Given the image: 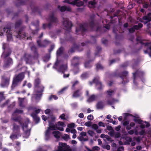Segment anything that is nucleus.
<instances>
[{
    "label": "nucleus",
    "instance_id": "f257e3e1",
    "mask_svg": "<svg viewBox=\"0 0 151 151\" xmlns=\"http://www.w3.org/2000/svg\"><path fill=\"white\" fill-rule=\"evenodd\" d=\"M24 76L23 73H21L16 76L13 78L12 84L11 86V89L13 90L17 86L18 83L21 82L24 78Z\"/></svg>",
    "mask_w": 151,
    "mask_h": 151
},
{
    "label": "nucleus",
    "instance_id": "f03ea898",
    "mask_svg": "<svg viewBox=\"0 0 151 151\" xmlns=\"http://www.w3.org/2000/svg\"><path fill=\"white\" fill-rule=\"evenodd\" d=\"M25 27L23 26L19 29L18 31L17 32V35H16V37L17 38L19 39H24L27 40L31 39L32 37L31 36L28 37L26 33L23 32V30Z\"/></svg>",
    "mask_w": 151,
    "mask_h": 151
},
{
    "label": "nucleus",
    "instance_id": "7ed1b4c3",
    "mask_svg": "<svg viewBox=\"0 0 151 151\" xmlns=\"http://www.w3.org/2000/svg\"><path fill=\"white\" fill-rule=\"evenodd\" d=\"M119 77L122 79V83L126 84L129 81V80L128 72L126 71H124L119 74Z\"/></svg>",
    "mask_w": 151,
    "mask_h": 151
},
{
    "label": "nucleus",
    "instance_id": "20e7f679",
    "mask_svg": "<svg viewBox=\"0 0 151 151\" xmlns=\"http://www.w3.org/2000/svg\"><path fill=\"white\" fill-rule=\"evenodd\" d=\"M10 81V76H7L5 75L1 77L0 86L2 88L7 87L9 85Z\"/></svg>",
    "mask_w": 151,
    "mask_h": 151
},
{
    "label": "nucleus",
    "instance_id": "39448f33",
    "mask_svg": "<svg viewBox=\"0 0 151 151\" xmlns=\"http://www.w3.org/2000/svg\"><path fill=\"white\" fill-rule=\"evenodd\" d=\"M132 74L133 78V82L136 85L137 84V82L136 81L137 77H138L142 79L144 75V73L142 71L137 70L135 72L132 73Z\"/></svg>",
    "mask_w": 151,
    "mask_h": 151
},
{
    "label": "nucleus",
    "instance_id": "423d86ee",
    "mask_svg": "<svg viewBox=\"0 0 151 151\" xmlns=\"http://www.w3.org/2000/svg\"><path fill=\"white\" fill-rule=\"evenodd\" d=\"M63 26L65 27V29L67 31L70 32L71 29V27L73 26L72 22L69 20L68 19H64L63 18Z\"/></svg>",
    "mask_w": 151,
    "mask_h": 151
},
{
    "label": "nucleus",
    "instance_id": "0eeeda50",
    "mask_svg": "<svg viewBox=\"0 0 151 151\" xmlns=\"http://www.w3.org/2000/svg\"><path fill=\"white\" fill-rule=\"evenodd\" d=\"M93 82L96 84L97 89L99 90H102L104 87L102 82L100 80V78L98 76H96L93 79Z\"/></svg>",
    "mask_w": 151,
    "mask_h": 151
},
{
    "label": "nucleus",
    "instance_id": "6e6552de",
    "mask_svg": "<svg viewBox=\"0 0 151 151\" xmlns=\"http://www.w3.org/2000/svg\"><path fill=\"white\" fill-rule=\"evenodd\" d=\"M23 58L25 61L26 64H31L32 63L33 59L30 54L25 53L23 56Z\"/></svg>",
    "mask_w": 151,
    "mask_h": 151
},
{
    "label": "nucleus",
    "instance_id": "1a4fd4ad",
    "mask_svg": "<svg viewBox=\"0 0 151 151\" xmlns=\"http://www.w3.org/2000/svg\"><path fill=\"white\" fill-rule=\"evenodd\" d=\"M13 63L12 59L10 58H8L6 59L5 61H4L3 67L4 68H8L12 65Z\"/></svg>",
    "mask_w": 151,
    "mask_h": 151
},
{
    "label": "nucleus",
    "instance_id": "9d476101",
    "mask_svg": "<svg viewBox=\"0 0 151 151\" xmlns=\"http://www.w3.org/2000/svg\"><path fill=\"white\" fill-rule=\"evenodd\" d=\"M73 47H72L68 51V53H72L74 52V49H77L78 51L80 52L83 50V47L80 45H77L76 43L73 44Z\"/></svg>",
    "mask_w": 151,
    "mask_h": 151
},
{
    "label": "nucleus",
    "instance_id": "9b49d317",
    "mask_svg": "<svg viewBox=\"0 0 151 151\" xmlns=\"http://www.w3.org/2000/svg\"><path fill=\"white\" fill-rule=\"evenodd\" d=\"M31 51L34 53L33 58L34 59H37L38 58L39 54L37 50L35 45H33L31 47Z\"/></svg>",
    "mask_w": 151,
    "mask_h": 151
},
{
    "label": "nucleus",
    "instance_id": "f8f14e48",
    "mask_svg": "<svg viewBox=\"0 0 151 151\" xmlns=\"http://www.w3.org/2000/svg\"><path fill=\"white\" fill-rule=\"evenodd\" d=\"M82 94L81 89H77L74 91L73 93L72 96L73 98H77L80 97Z\"/></svg>",
    "mask_w": 151,
    "mask_h": 151
},
{
    "label": "nucleus",
    "instance_id": "ddd939ff",
    "mask_svg": "<svg viewBox=\"0 0 151 151\" xmlns=\"http://www.w3.org/2000/svg\"><path fill=\"white\" fill-rule=\"evenodd\" d=\"M48 20L53 24H57L58 21L57 17L55 16L53 14L50 15L48 18Z\"/></svg>",
    "mask_w": 151,
    "mask_h": 151
},
{
    "label": "nucleus",
    "instance_id": "4468645a",
    "mask_svg": "<svg viewBox=\"0 0 151 151\" xmlns=\"http://www.w3.org/2000/svg\"><path fill=\"white\" fill-rule=\"evenodd\" d=\"M87 24H80L79 25V29L76 28V33L80 31H81L82 33L86 31L87 30L86 29Z\"/></svg>",
    "mask_w": 151,
    "mask_h": 151
},
{
    "label": "nucleus",
    "instance_id": "2eb2a0df",
    "mask_svg": "<svg viewBox=\"0 0 151 151\" xmlns=\"http://www.w3.org/2000/svg\"><path fill=\"white\" fill-rule=\"evenodd\" d=\"M37 43L39 46L41 47H46L47 45L50 43V42L48 40H45L43 41L42 44L41 43L40 40H37Z\"/></svg>",
    "mask_w": 151,
    "mask_h": 151
},
{
    "label": "nucleus",
    "instance_id": "dca6fc26",
    "mask_svg": "<svg viewBox=\"0 0 151 151\" xmlns=\"http://www.w3.org/2000/svg\"><path fill=\"white\" fill-rule=\"evenodd\" d=\"M60 126L64 127L65 126L64 123L61 121H59L57 123H56V129L60 131H63L64 130V128L63 127H60Z\"/></svg>",
    "mask_w": 151,
    "mask_h": 151
},
{
    "label": "nucleus",
    "instance_id": "f3484780",
    "mask_svg": "<svg viewBox=\"0 0 151 151\" xmlns=\"http://www.w3.org/2000/svg\"><path fill=\"white\" fill-rule=\"evenodd\" d=\"M30 7L32 10V12H38L39 14H40L41 11V10L37 7L35 6L34 4L31 3L30 4Z\"/></svg>",
    "mask_w": 151,
    "mask_h": 151
},
{
    "label": "nucleus",
    "instance_id": "a211bd4d",
    "mask_svg": "<svg viewBox=\"0 0 151 151\" xmlns=\"http://www.w3.org/2000/svg\"><path fill=\"white\" fill-rule=\"evenodd\" d=\"M58 8L62 12H64L65 11L68 12H70L71 11V9L69 7H67L65 6H60L59 5L58 6Z\"/></svg>",
    "mask_w": 151,
    "mask_h": 151
},
{
    "label": "nucleus",
    "instance_id": "6ab92c4d",
    "mask_svg": "<svg viewBox=\"0 0 151 151\" xmlns=\"http://www.w3.org/2000/svg\"><path fill=\"white\" fill-rule=\"evenodd\" d=\"M67 69V66L66 65L61 64V65L58 69V71L59 72H61L63 73H64L65 71Z\"/></svg>",
    "mask_w": 151,
    "mask_h": 151
},
{
    "label": "nucleus",
    "instance_id": "aec40b11",
    "mask_svg": "<svg viewBox=\"0 0 151 151\" xmlns=\"http://www.w3.org/2000/svg\"><path fill=\"white\" fill-rule=\"evenodd\" d=\"M29 0H17L15 2L16 6H19L25 4Z\"/></svg>",
    "mask_w": 151,
    "mask_h": 151
},
{
    "label": "nucleus",
    "instance_id": "412c9836",
    "mask_svg": "<svg viewBox=\"0 0 151 151\" xmlns=\"http://www.w3.org/2000/svg\"><path fill=\"white\" fill-rule=\"evenodd\" d=\"M31 116L33 118L34 121L36 124L38 123L40 121V118L38 117L37 115L34 112H32L31 113Z\"/></svg>",
    "mask_w": 151,
    "mask_h": 151
},
{
    "label": "nucleus",
    "instance_id": "4be33fe9",
    "mask_svg": "<svg viewBox=\"0 0 151 151\" xmlns=\"http://www.w3.org/2000/svg\"><path fill=\"white\" fill-rule=\"evenodd\" d=\"M90 19L91 21L89 22V26L91 29H93L95 26L94 18L91 17H90Z\"/></svg>",
    "mask_w": 151,
    "mask_h": 151
},
{
    "label": "nucleus",
    "instance_id": "5701e85b",
    "mask_svg": "<svg viewBox=\"0 0 151 151\" xmlns=\"http://www.w3.org/2000/svg\"><path fill=\"white\" fill-rule=\"evenodd\" d=\"M20 136V133L14 132L11 135L10 138L12 140H14V139H18L19 137Z\"/></svg>",
    "mask_w": 151,
    "mask_h": 151
},
{
    "label": "nucleus",
    "instance_id": "b1692460",
    "mask_svg": "<svg viewBox=\"0 0 151 151\" xmlns=\"http://www.w3.org/2000/svg\"><path fill=\"white\" fill-rule=\"evenodd\" d=\"M13 131L14 132L20 133V126L15 123L13 124Z\"/></svg>",
    "mask_w": 151,
    "mask_h": 151
},
{
    "label": "nucleus",
    "instance_id": "393cba45",
    "mask_svg": "<svg viewBox=\"0 0 151 151\" xmlns=\"http://www.w3.org/2000/svg\"><path fill=\"white\" fill-rule=\"evenodd\" d=\"M41 81L40 79L38 78H36L34 81V86L35 88L38 87L41 84Z\"/></svg>",
    "mask_w": 151,
    "mask_h": 151
},
{
    "label": "nucleus",
    "instance_id": "a878e982",
    "mask_svg": "<svg viewBox=\"0 0 151 151\" xmlns=\"http://www.w3.org/2000/svg\"><path fill=\"white\" fill-rule=\"evenodd\" d=\"M142 19L144 20H147L145 22H144L143 21H140L142 22H144L145 24H146L147 23L151 21V17L148 16H144L142 17Z\"/></svg>",
    "mask_w": 151,
    "mask_h": 151
},
{
    "label": "nucleus",
    "instance_id": "bb28decb",
    "mask_svg": "<svg viewBox=\"0 0 151 151\" xmlns=\"http://www.w3.org/2000/svg\"><path fill=\"white\" fill-rule=\"evenodd\" d=\"M36 88L39 90L36 91V93H43L44 91L45 87L43 85L41 84L38 87H36Z\"/></svg>",
    "mask_w": 151,
    "mask_h": 151
},
{
    "label": "nucleus",
    "instance_id": "cd10ccee",
    "mask_svg": "<svg viewBox=\"0 0 151 151\" xmlns=\"http://www.w3.org/2000/svg\"><path fill=\"white\" fill-rule=\"evenodd\" d=\"M49 127L47 129L49 130H54L56 129V124L55 125L51 122H50L49 124Z\"/></svg>",
    "mask_w": 151,
    "mask_h": 151
},
{
    "label": "nucleus",
    "instance_id": "c85d7f7f",
    "mask_svg": "<svg viewBox=\"0 0 151 151\" xmlns=\"http://www.w3.org/2000/svg\"><path fill=\"white\" fill-rule=\"evenodd\" d=\"M97 98V96L93 94L89 97L87 101L89 102H91L95 101Z\"/></svg>",
    "mask_w": 151,
    "mask_h": 151
},
{
    "label": "nucleus",
    "instance_id": "c756f323",
    "mask_svg": "<svg viewBox=\"0 0 151 151\" xmlns=\"http://www.w3.org/2000/svg\"><path fill=\"white\" fill-rule=\"evenodd\" d=\"M64 50L63 47H61L57 50L56 52V56L57 57H59L63 54Z\"/></svg>",
    "mask_w": 151,
    "mask_h": 151
},
{
    "label": "nucleus",
    "instance_id": "7c9ffc66",
    "mask_svg": "<svg viewBox=\"0 0 151 151\" xmlns=\"http://www.w3.org/2000/svg\"><path fill=\"white\" fill-rule=\"evenodd\" d=\"M12 119L15 122H17L20 125L22 124V118L20 116L14 117Z\"/></svg>",
    "mask_w": 151,
    "mask_h": 151
},
{
    "label": "nucleus",
    "instance_id": "2f4dec72",
    "mask_svg": "<svg viewBox=\"0 0 151 151\" xmlns=\"http://www.w3.org/2000/svg\"><path fill=\"white\" fill-rule=\"evenodd\" d=\"M96 107L98 109H103L104 107L103 102L101 101H99L96 104Z\"/></svg>",
    "mask_w": 151,
    "mask_h": 151
},
{
    "label": "nucleus",
    "instance_id": "473e14b6",
    "mask_svg": "<svg viewBox=\"0 0 151 151\" xmlns=\"http://www.w3.org/2000/svg\"><path fill=\"white\" fill-rule=\"evenodd\" d=\"M50 131L49 129H47L45 132V139L46 140H48L50 137Z\"/></svg>",
    "mask_w": 151,
    "mask_h": 151
},
{
    "label": "nucleus",
    "instance_id": "72a5a7b5",
    "mask_svg": "<svg viewBox=\"0 0 151 151\" xmlns=\"http://www.w3.org/2000/svg\"><path fill=\"white\" fill-rule=\"evenodd\" d=\"M116 100L113 98H111L107 101V103L108 105H112L115 102Z\"/></svg>",
    "mask_w": 151,
    "mask_h": 151
},
{
    "label": "nucleus",
    "instance_id": "f704fd0d",
    "mask_svg": "<svg viewBox=\"0 0 151 151\" xmlns=\"http://www.w3.org/2000/svg\"><path fill=\"white\" fill-rule=\"evenodd\" d=\"M22 23V21L21 19H19L15 23V28L16 29L19 27Z\"/></svg>",
    "mask_w": 151,
    "mask_h": 151
},
{
    "label": "nucleus",
    "instance_id": "c9c22d12",
    "mask_svg": "<svg viewBox=\"0 0 151 151\" xmlns=\"http://www.w3.org/2000/svg\"><path fill=\"white\" fill-rule=\"evenodd\" d=\"M79 83V82L78 81H75L71 82L72 86H71V89L72 90H74L75 89V86L77 85H78Z\"/></svg>",
    "mask_w": 151,
    "mask_h": 151
},
{
    "label": "nucleus",
    "instance_id": "e433bc0d",
    "mask_svg": "<svg viewBox=\"0 0 151 151\" xmlns=\"http://www.w3.org/2000/svg\"><path fill=\"white\" fill-rule=\"evenodd\" d=\"M142 24L141 23H138V25H134L133 26V27L135 30H138L140 28H142Z\"/></svg>",
    "mask_w": 151,
    "mask_h": 151
},
{
    "label": "nucleus",
    "instance_id": "4c0bfd02",
    "mask_svg": "<svg viewBox=\"0 0 151 151\" xmlns=\"http://www.w3.org/2000/svg\"><path fill=\"white\" fill-rule=\"evenodd\" d=\"M96 3L95 1H91L88 2V6L90 8H92L95 7Z\"/></svg>",
    "mask_w": 151,
    "mask_h": 151
},
{
    "label": "nucleus",
    "instance_id": "58836bf2",
    "mask_svg": "<svg viewBox=\"0 0 151 151\" xmlns=\"http://www.w3.org/2000/svg\"><path fill=\"white\" fill-rule=\"evenodd\" d=\"M52 133L54 134L55 137L56 138H60V136L59 135L60 134V132L58 131H55L52 132Z\"/></svg>",
    "mask_w": 151,
    "mask_h": 151
},
{
    "label": "nucleus",
    "instance_id": "ea45409f",
    "mask_svg": "<svg viewBox=\"0 0 151 151\" xmlns=\"http://www.w3.org/2000/svg\"><path fill=\"white\" fill-rule=\"evenodd\" d=\"M61 61L60 60H58L57 59L55 62V63L54 65L53 66V68L55 69H57L58 68L57 67L59 65Z\"/></svg>",
    "mask_w": 151,
    "mask_h": 151
},
{
    "label": "nucleus",
    "instance_id": "a19ab883",
    "mask_svg": "<svg viewBox=\"0 0 151 151\" xmlns=\"http://www.w3.org/2000/svg\"><path fill=\"white\" fill-rule=\"evenodd\" d=\"M24 98H19V105L20 107H24L25 106L23 104V103L24 101Z\"/></svg>",
    "mask_w": 151,
    "mask_h": 151
},
{
    "label": "nucleus",
    "instance_id": "79ce46f5",
    "mask_svg": "<svg viewBox=\"0 0 151 151\" xmlns=\"http://www.w3.org/2000/svg\"><path fill=\"white\" fill-rule=\"evenodd\" d=\"M78 1V0H74V1L71 2L69 0H65L64 1V2L73 5H75Z\"/></svg>",
    "mask_w": 151,
    "mask_h": 151
},
{
    "label": "nucleus",
    "instance_id": "37998d69",
    "mask_svg": "<svg viewBox=\"0 0 151 151\" xmlns=\"http://www.w3.org/2000/svg\"><path fill=\"white\" fill-rule=\"evenodd\" d=\"M92 60H90L87 62H86L84 63V66L85 68H90L92 67V65L90 63V62L92 61Z\"/></svg>",
    "mask_w": 151,
    "mask_h": 151
},
{
    "label": "nucleus",
    "instance_id": "c03bdc74",
    "mask_svg": "<svg viewBox=\"0 0 151 151\" xmlns=\"http://www.w3.org/2000/svg\"><path fill=\"white\" fill-rule=\"evenodd\" d=\"M11 28L10 27L7 28L4 27L3 30L4 32H6L7 33V35L9 34H11Z\"/></svg>",
    "mask_w": 151,
    "mask_h": 151
},
{
    "label": "nucleus",
    "instance_id": "a18cd8bd",
    "mask_svg": "<svg viewBox=\"0 0 151 151\" xmlns=\"http://www.w3.org/2000/svg\"><path fill=\"white\" fill-rule=\"evenodd\" d=\"M37 93L36 94L35 97V99L36 100H40L42 95L43 93Z\"/></svg>",
    "mask_w": 151,
    "mask_h": 151
},
{
    "label": "nucleus",
    "instance_id": "49530a36",
    "mask_svg": "<svg viewBox=\"0 0 151 151\" xmlns=\"http://www.w3.org/2000/svg\"><path fill=\"white\" fill-rule=\"evenodd\" d=\"M30 129H27L24 132L25 137L26 138L28 137L30 135Z\"/></svg>",
    "mask_w": 151,
    "mask_h": 151
},
{
    "label": "nucleus",
    "instance_id": "de8ad7c7",
    "mask_svg": "<svg viewBox=\"0 0 151 151\" xmlns=\"http://www.w3.org/2000/svg\"><path fill=\"white\" fill-rule=\"evenodd\" d=\"M58 97L56 95H51L49 97L48 100L49 101H51L52 99L55 100H57L58 99Z\"/></svg>",
    "mask_w": 151,
    "mask_h": 151
},
{
    "label": "nucleus",
    "instance_id": "09e8293b",
    "mask_svg": "<svg viewBox=\"0 0 151 151\" xmlns=\"http://www.w3.org/2000/svg\"><path fill=\"white\" fill-rule=\"evenodd\" d=\"M135 118L134 119V121L135 122H137L139 124H141L142 122H143L142 120L140 119H137V117L135 116H133Z\"/></svg>",
    "mask_w": 151,
    "mask_h": 151
},
{
    "label": "nucleus",
    "instance_id": "8fccbe9b",
    "mask_svg": "<svg viewBox=\"0 0 151 151\" xmlns=\"http://www.w3.org/2000/svg\"><path fill=\"white\" fill-rule=\"evenodd\" d=\"M114 93V91L111 89H109L106 92V93L107 94V95L110 96H112Z\"/></svg>",
    "mask_w": 151,
    "mask_h": 151
},
{
    "label": "nucleus",
    "instance_id": "3c124183",
    "mask_svg": "<svg viewBox=\"0 0 151 151\" xmlns=\"http://www.w3.org/2000/svg\"><path fill=\"white\" fill-rule=\"evenodd\" d=\"M81 77L82 79L87 78L88 77V73L87 72H85L81 75Z\"/></svg>",
    "mask_w": 151,
    "mask_h": 151
},
{
    "label": "nucleus",
    "instance_id": "603ef678",
    "mask_svg": "<svg viewBox=\"0 0 151 151\" xmlns=\"http://www.w3.org/2000/svg\"><path fill=\"white\" fill-rule=\"evenodd\" d=\"M96 48L97 51L96 52L95 55L96 56H97L99 55L100 51L101 50L102 48L100 46H97L96 47Z\"/></svg>",
    "mask_w": 151,
    "mask_h": 151
},
{
    "label": "nucleus",
    "instance_id": "864d4df0",
    "mask_svg": "<svg viewBox=\"0 0 151 151\" xmlns=\"http://www.w3.org/2000/svg\"><path fill=\"white\" fill-rule=\"evenodd\" d=\"M96 69L97 70L99 69L102 70L103 67L101 64L99 63L96 64Z\"/></svg>",
    "mask_w": 151,
    "mask_h": 151
},
{
    "label": "nucleus",
    "instance_id": "5fc2aeb1",
    "mask_svg": "<svg viewBox=\"0 0 151 151\" xmlns=\"http://www.w3.org/2000/svg\"><path fill=\"white\" fill-rule=\"evenodd\" d=\"M22 124L20 125L22 127V128L24 130V128L27 129L28 128V124L26 123H24L22 122Z\"/></svg>",
    "mask_w": 151,
    "mask_h": 151
},
{
    "label": "nucleus",
    "instance_id": "6e6d98bb",
    "mask_svg": "<svg viewBox=\"0 0 151 151\" xmlns=\"http://www.w3.org/2000/svg\"><path fill=\"white\" fill-rule=\"evenodd\" d=\"M62 138L65 140H66L70 138L69 135L66 134H65L64 136H63Z\"/></svg>",
    "mask_w": 151,
    "mask_h": 151
},
{
    "label": "nucleus",
    "instance_id": "4d7b16f0",
    "mask_svg": "<svg viewBox=\"0 0 151 151\" xmlns=\"http://www.w3.org/2000/svg\"><path fill=\"white\" fill-rule=\"evenodd\" d=\"M5 99L4 96V93L2 92H0V102Z\"/></svg>",
    "mask_w": 151,
    "mask_h": 151
},
{
    "label": "nucleus",
    "instance_id": "13d9d810",
    "mask_svg": "<svg viewBox=\"0 0 151 151\" xmlns=\"http://www.w3.org/2000/svg\"><path fill=\"white\" fill-rule=\"evenodd\" d=\"M84 4V3L82 1H79L78 2H77L76 3V4H75L77 6H83Z\"/></svg>",
    "mask_w": 151,
    "mask_h": 151
},
{
    "label": "nucleus",
    "instance_id": "bf43d9fd",
    "mask_svg": "<svg viewBox=\"0 0 151 151\" xmlns=\"http://www.w3.org/2000/svg\"><path fill=\"white\" fill-rule=\"evenodd\" d=\"M105 138L107 139L108 141H109L111 142H114V140L111 139V138L108 135H106Z\"/></svg>",
    "mask_w": 151,
    "mask_h": 151
},
{
    "label": "nucleus",
    "instance_id": "052dcab7",
    "mask_svg": "<svg viewBox=\"0 0 151 151\" xmlns=\"http://www.w3.org/2000/svg\"><path fill=\"white\" fill-rule=\"evenodd\" d=\"M11 54V52H7L4 54V58L6 59V58L9 56Z\"/></svg>",
    "mask_w": 151,
    "mask_h": 151
},
{
    "label": "nucleus",
    "instance_id": "680f3d73",
    "mask_svg": "<svg viewBox=\"0 0 151 151\" xmlns=\"http://www.w3.org/2000/svg\"><path fill=\"white\" fill-rule=\"evenodd\" d=\"M91 136H93L95 134V133L93 131L91 130H89L87 132Z\"/></svg>",
    "mask_w": 151,
    "mask_h": 151
},
{
    "label": "nucleus",
    "instance_id": "e2e57ef3",
    "mask_svg": "<svg viewBox=\"0 0 151 151\" xmlns=\"http://www.w3.org/2000/svg\"><path fill=\"white\" fill-rule=\"evenodd\" d=\"M23 111L19 109H16L14 111V113H19V114H22L23 113Z\"/></svg>",
    "mask_w": 151,
    "mask_h": 151
},
{
    "label": "nucleus",
    "instance_id": "0e129e2a",
    "mask_svg": "<svg viewBox=\"0 0 151 151\" xmlns=\"http://www.w3.org/2000/svg\"><path fill=\"white\" fill-rule=\"evenodd\" d=\"M102 147L104 149H107V150H110V146L108 145H103L102 146Z\"/></svg>",
    "mask_w": 151,
    "mask_h": 151
},
{
    "label": "nucleus",
    "instance_id": "69168bd1",
    "mask_svg": "<svg viewBox=\"0 0 151 151\" xmlns=\"http://www.w3.org/2000/svg\"><path fill=\"white\" fill-rule=\"evenodd\" d=\"M55 48V45H52L50 46V48L48 50V52L49 53H50Z\"/></svg>",
    "mask_w": 151,
    "mask_h": 151
},
{
    "label": "nucleus",
    "instance_id": "338daca9",
    "mask_svg": "<svg viewBox=\"0 0 151 151\" xmlns=\"http://www.w3.org/2000/svg\"><path fill=\"white\" fill-rule=\"evenodd\" d=\"M59 118L61 119L66 120V119L65 118V115L64 114H63L59 116Z\"/></svg>",
    "mask_w": 151,
    "mask_h": 151
},
{
    "label": "nucleus",
    "instance_id": "774afa93",
    "mask_svg": "<svg viewBox=\"0 0 151 151\" xmlns=\"http://www.w3.org/2000/svg\"><path fill=\"white\" fill-rule=\"evenodd\" d=\"M87 119L88 120H92L93 119V115L90 114L87 116Z\"/></svg>",
    "mask_w": 151,
    "mask_h": 151
}]
</instances>
